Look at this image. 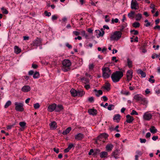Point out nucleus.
Listing matches in <instances>:
<instances>
[{"label":"nucleus","instance_id":"1","mask_svg":"<svg viewBox=\"0 0 160 160\" xmlns=\"http://www.w3.org/2000/svg\"><path fill=\"white\" fill-rule=\"evenodd\" d=\"M123 73L122 72L117 71L113 73L111 75V78L112 81L114 82H119L120 79L123 76Z\"/></svg>","mask_w":160,"mask_h":160},{"label":"nucleus","instance_id":"2","mask_svg":"<svg viewBox=\"0 0 160 160\" xmlns=\"http://www.w3.org/2000/svg\"><path fill=\"white\" fill-rule=\"evenodd\" d=\"M62 70L66 72L68 71L70 69V66L71 65V62L70 60L68 59H65L62 62Z\"/></svg>","mask_w":160,"mask_h":160},{"label":"nucleus","instance_id":"3","mask_svg":"<svg viewBox=\"0 0 160 160\" xmlns=\"http://www.w3.org/2000/svg\"><path fill=\"white\" fill-rule=\"evenodd\" d=\"M122 35V33L120 31L114 32L113 34H111L110 37V40L111 41H117L121 37Z\"/></svg>","mask_w":160,"mask_h":160},{"label":"nucleus","instance_id":"4","mask_svg":"<svg viewBox=\"0 0 160 160\" xmlns=\"http://www.w3.org/2000/svg\"><path fill=\"white\" fill-rule=\"evenodd\" d=\"M102 77L104 78H109L111 74V72L109 68L108 67H104L102 68Z\"/></svg>","mask_w":160,"mask_h":160},{"label":"nucleus","instance_id":"5","mask_svg":"<svg viewBox=\"0 0 160 160\" xmlns=\"http://www.w3.org/2000/svg\"><path fill=\"white\" fill-rule=\"evenodd\" d=\"M15 110L18 112H23L24 110L23 104L22 103H18L16 102L15 103Z\"/></svg>","mask_w":160,"mask_h":160},{"label":"nucleus","instance_id":"6","mask_svg":"<svg viewBox=\"0 0 160 160\" xmlns=\"http://www.w3.org/2000/svg\"><path fill=\"white\" fill-rule=\"evenodd\" d=\"M131 8L132 9L135 10H137L138 9V4L136 0H132L131 3Z\"/></svg>","mask_w":160,"mask_h":160},{"label":"nucleus","instance_id":"7","mask_svg":"<svg viewBox=\"0 0 160 160\" xmlns=\"http://www.w3.org/2000/svg\"><path fill=\"white\" fill-rule=\"evenodd\" d=\"M152 115L147 112L145 113L143 116V119L146 120H149L152 118Z\"/></svg>","mask_w":160,"mask_h":160},{"label":"nucleus","instance_id":"8","mask_svg":"<svg viewBox=\"0 0 160 160\" xmlns=\"http://www.w3.org/2000/svg\"><path fill=\"white\" fill-rule=\"evenodd\" d=\"M55 108H56V104L53 103L48 106V110L49 112H52L55 110Z\"/></svg>","mask_w":160,"mask_h":160},{"label":"nucleus","instance_id":"9","mask_svg":"<svg viewBox=\"0 0 160 160\" xmlns=\"http://www.w3.org/2000/svg\"><path fill=\"white\" fill-rule=\"evenodd\" d=\"M108 137V135L105 133H102L98 137V139L100 141H101L102 139H106Z\"/></svg>","mask_w":160,"mask_h":160},{"label":"nucleus","instance_id":"10","mask_svg":"<svg viewBox=\"0 0 160 160\" xmlns=\"http://www.w3.org/2000/svg\"><path fill=\"white\" fill-rule=\"evenodd\" d=\"M132 71L130 70L127 71L126 73L127 80L129 81L131 79L132 76Z\"/></svg>","mask_w":160,"mask_h":160},{"label":"nucleus","instance_id":"11","mask_svg":"<svg viewBox=\"0 0 160 160\" xmlns=\"http://www.w3.org/2000/svg\"><path fill=\"white\" fill-rule=\"evenodd\" d=\"M83 138V134L82 133H79L75 136V139L78 140H81Z\"/></svg>","mask_w":160,"mask_h":160},{"label":"nucleus","instance_id":"12","mask_svg":"<svg viewBox=\"0 0 160 160\" xmlns=\"http://www.w3.org/2000/svg\"><path fill=\"white\" fill-rule=\"evenodd\" d=\"M88 112L92 115H95L97 114V111L94 109H89L88 110Z\"/></svg>","mask_w":160,"mask_h":160},{"label":"nucleus","instance_id":"13","mask_svg":"<svg viewBox=\"0 0 160 160\" xmlns=\"http://www.w3.org/2000/svg\"><path fill=\"white\" fill-rule=\"evenodd\" d=\"M127 118L126 122L128 123H131L134 120V118L132 117L131 116L129 115H128L126 116Z\"/></svg>","mask_w":160,"mask_h":160},{"label":"nucleus","instance_id":"14","mask_svg":"<svg viewBox=\"0 0 160 160\" xmlns=\"http://www.w3.org/2000/svg\"><path fill=\"white\" fill-rule=\"evenodd\" d=\"M31 88L28 85L24 86L22 89V91L25 92H27L30 91Z\"/></svg>","mask_w":160,"mask_h":160},{"label":"nucleus","instance_id":"15","mask_svg":"<svg viewBox=\"0 0 160 160\" xmlns=\"http://www.w3.org/2000/svg\"><path fill=\"white\" fill-rule=\"evenodd\" d=\"M108 153L107 152H102L100 153V156L101 158H107L108 157Z\"/></svg>","mask_w":160,"mask_h":160},{"label":"nucleus","instance_id":"16","mask_svg":"<svg viewBox=\"0 0 160 160\" xmlns=\"http://www.w3.org/2000/svg\"><path fill=\"white\" fill-rule=\"evenodd\" d=\"M63 106L61 105H58L57 106L56 104V108H55V111L57 112H59L63 110Z\"/></svg>","mask_w":160,"mask_h":160},{"label":"nucleus","instance_id":"17","mask_svg":"<svg viewBox=\"0 0 160 160\" xmlns=\"http://www.w3.org/2000/svg\"><path fill=\"white\" fill-rule=\"evenodd\" d=\"M57 123L55 122H53L49 124L50 128L52 129H54L57 127Z\"/></svg>","mask_w":160,"mask_h":160},{"label":"nucleus","instance_id":"18","mask_svg":"<svg viewBox=\"0 0 160 160\" xmlns=\"http://www.w3.org/2000/svg\"><path fill=\"white\" fill-rule=\"evenodd\" d=\"M139 102H141V103L143 105L146 104L148 103V101L146 99L143 98L142 96Z\"/></svg>","mask_w":160,"mask_h":160},{"label":"nucleus","instance_id":"19","mask_svg":"<svg viewBox=\"0 0 160 160\" xmlns=\"http://www.w3.org/2000/svg\"><path fill=\"white\" fill-rule=\"evenodd\" d=\"M139 102H141V103L143 105L146 104L148 103V101L146 99L143 98L142 96Z\"/></svg>","mask_w":160,"mask_h":160},{"label":"nucleus","instance_id":"20","mask_svg":"<svg viewBox=\"0 0 160 160\" xmlns=\"http://www.w3.org/2000/svg\"><path fill=\"white\" fill-rule=\"evenodd\" d=\"M119 152L118 150H116L113 151L112 153V156H113L115 159H117L118 158Z\"/></svg>","mask_w":160,"mask_h":160},{"label":"nucleus","instance_id":"21","mask_svg":"<svg viewBox=\"0 0 160 160\" xmlns=\"http://www.w3.org/2000/svg\"><path fill=\"white\" fill-rule=\"evenodd\" d=\"M137 73L140 74L141 75V77L142 78H144L146 77V73H145L142 70L139 69L137 71Z\"/></svg>","mask_w":160,"mask_h":160},{"label":"nucleus","instance_id":"22","mask_svg":"<svg viewBox=\"0 0 160 160\" xmlns=\"http://www.w3.org/2000/svg\"><path fill=\"white\" fill-rule=\"evenodd\" d=\"M150 132L153 134L156 133L157 132V129L154 126H152L149 129Z\"/></svg>","mask_w":160,"mask_h":160},{"label":"nucleus","instance_id":"23","mask_svg":"<svg viewBox=\"0 0 160 160\" xmlns=\"http://www.w3.org/2000/svg\"><path fill=\"white\" fill-rule=\"evenodd\" d=\"M14 52L16 54H18L21 52V49L17 46H15L14 47Z\"/></svg>","mask_w":160,"mask_h":160},{"label":"nucleus","instance_id":"24","mask_svg":"<svg viewBox=\"0 0 160 160\" xmlns=\"http://www.w3.org/2000/svg\"><path fill=\"white\" fill-rule=\"evenodd\" d=\"M41 43L40 40L38 39L34 41L33 42V46H38L40 45V43Z\"/></svg>","mask_w":160,"mask_h":160},{"label":"nucleus","instance_id":"25","mask_svg":"<svg viewBox=\"0 0 160 160\" xmlns=\"http://www.w3.org/2000/svg\"><path fill=\"white\" fill-rule=\"evenodd\" d=\"M113 147V145L112 144H109L107 145L106 146V149L108 151H111L112 150Z\"/></svg>","mask_w":160,"mask_h":160},{"label":"nucleus","instance_id":"26","mask_svg":"<svg viewBox=\"0 0 160 160\" xmlns=\"http://www.w3.org/2000/svg\"><path fill=\"white\" fill-rule=\"evenodd\" d=\"M94 91L96 92V95L98 97L100 95L102 94V92L101 90H97L96 89H95L94 90Z\"/></svg>","mask_w":160,"mask_h":160},{"label":"nucleus","instance_id":"27","mask_svg":"<svg viewBox=\"0 0 160 160\" xmlns=\"http://www.w3.org/2000/svg\"><path fill=\"white\" fill-rule=\"evenodd\" d=\"M70 92L72 95L74 97L77 96V91L74 89H72L70 91Z\"/></svg>","mask_w":160,"mask_h":160},{"label":"nucleus","instance_id":"28","mask_svg":"<svg viewBox=\"0 0 160 160\" xmlns=\"http://www.w3.org/2000/svg\"><path fill=\"white\" fill-rule=\"evenodd\" d=\"M120 115L119 114L115 115L113 118V119L114 120H116L117 122H118L120 120Z\"/></svg>","mask_w":160,"mask_h":160},{"label":"nucleus","instance_id":"29","mask_svg":"<svg viewBox=\"0 0 160 160\" xmlns=\"http://www.w3.org/2000/svg\"><path fill=\"white\" fill-rule=\"evenodd\" d=\"M85 94V92L82 90L77 91V96H82Z\"/></svg>","mask_w":160,"mask_h":160},{"label":"nucleus","instance_id":"30","mask_svg":"<svg viewBox=\"0 0 160 160\" xmlns=\"http://www.w3.org/2000/svg\"><path fill=\"white\" fill-rule=\"evenodd\" d=\"M127 26L126 24H123L122 25L119 26L118 28H119V30H120L119 31L121 32L122 31L124 28L126 27Z\"/></svg>","mask_w":160,"mask_h":160},{"label":"nucleus","instance_id":"31","mask_svg":"<svg viewBox=\"0 0 160 160\" xmlns=\"http://www.w3.org/2000/svg\"><path fill=\"white\" fill-rule=\"evenodd\" d=\"M71 130V128L69 127L67 128L64 131L62 132L63 135H66Z\"/></svg>","mask_w":160,"mask_h":160},{"label":"nucleus","instance_id":"32","mask_svg":"<svg viewBox=\"0 0 160 160\" xmlns=\"http://www.w3.org/2000/svg\"><path fill=\"white\" fill-rule=\"evenodd\" d=\"M142 96L140 95L139 94H137L134 96V98L137 101L139 102Z\"/></svg>","mask_w":160,"mask_h":160},{"label":"nucleus","instance_id":"33","mask_svg":"<svg viewBox=\"0 0 160 160\" xmlns=\"http://www.w3.org/2000/svg\"><path fill=\"white\" fill-rule=\"evenodd\" d=\"M40 76L39 73L38 72H36L33 74V78H38Z\"/></svg>","mask_w":160,"mask_h":160},{"label":"nucleus","instance_id":"34","mask_svg":"<svg viewBox=\"0 0 160 160\" xmlns=\"http://www.w3.org/2000/svg\"><path fill=\"white\" fill-rule=\"evenodd\" d=\"M135 13L133 11H131L130 13H129L128 14V17L130 18H132L133 17V16L134 15Z\"/></svg>","mask_w":160,"mask_h":160},{"label":"nucleus","instance_id":"35","mask_svg":"<svg viewBox=\"0 0 160 160\" xmlns=\"http://www.w3.org/2000/svg\"><path fill=\"white\" fill-rule=\"evenodd\" d=\"M132 26L133 27L137 28L139 27L140 24L138 22H135L132 24Z\"/></svg>","mask_w":160,"mask_h":160},{"label":"nucleus","instance_id":"36","mask_svg":"<svg viewBox=\"0 0 160 160\" xmlns=\"http://www.w3.org/2000/svg\"><path fill=\"white\" fill-rule=\"evenodd\" d=\"M2 13L4 14H7L8 13V11L4 7H2L1 8Z\"/></svg>","mask_w":160,"mask_h":160},{"label":"nucleus","instance_id":"37","mask_svg":"<svg viewBox=\"0 0 160 160\" xmlns=\"http://www.w3.org/2000/svg\"><path fill=\"white\" fill-rule=\"evenodd\" d=\"M104 88L107 91L109 90L110 89V85L108 83H106L104 87Z\"/></svg>","mask_w":160,"mask_h":160},{"label":"nucleus","instance_id":"38","mask_svg":"<svg viewBox=\"0 0 160 160\" xmlns=\"http://www.w3.org/2000/svg\"><path fill=\"white\" fill-rule=\"evenodd\" d=\"M11 104V102L10 101H8L4 106V108H8L9 106Z\"/></svg>","mask_w":160,"mask_h":160},{"label":"nucleus","instance_id":"39","mask_svg":"<svg viewBox=\"0 0 160 160\" xmlns=\"http://www.w3.org/2000/svg\"><path fill=\"white\" fill-rule=\"evenodd\" d=\"M128 65L129 68L132 67V61H131L129 58L127 59Z\"/></svg>","mask_w":160,"mask_h":160},{"label":"nucleus","instance_id":"40","mask_svg":"<svg viewBox=\"0 0 160 160\" xmlns=\"http://www.w3.org/2000/svg\"><path fill=\"white\" fill-rule=\"evenodd\" d=\"M142 17L141 14H138L136 15V20H139L141 19Z\"/></svg>","mask_w":160,"mask_h":160},{"label":"nucleus","instance_id":"41","mask_svg":"<svg viewBox=\"0 0 160 160\" xmlns=\"http://www.w3.org/2000/svg\"><path fill=\"white\" fill-rule=\"evenodd\" d=\"M130 32L132 34H133L134 35H137L138 34V31L137 30H131Z\"/></svg>","mask_w":160,"mask_h":160},{"label":"nucleus","instance_id":"42","mask_svg":"<svg viewBox=\"0 0 160 160\" xmlns=\"http://www.w3.org/2000/svg\"><path fill=\"white\" fill-rule=\"evenodd\" d=\"M114 107V106L112 104H109L108 105V109L109 110H111L112 109V108L113 109Z\"/></svg>","mask_w":160,"mask_h":160},{"label":"nucleus","instance_id":"43","mask_svg":"<svg viewBox=\"0 0 160 160\" xmlns=\"http://www.w3.org/2000/svg\"><path fill=\"white\" fill-rule=\"evenodd\" d=\"M100 152V150L99 149H96L94 150V153L93 155H96L99 153Z\"/></svg>","mask_w":160,"mask_h":160},{"label":"nucleus","instance_id":"44","mask_svg":"<svg viewBox=\"0 0 160 160\" xmlns=\"http://www.w3.org/2000/svg\"><path fill=\"white\" fill-rule=\"evenodd\" d=\"M88 102L91 103L93 102L94 101V98L92 97L89 98L88 99Z\"/></svg>","mask_w":160,"mask_h":160},{"label":"nucleus","instance_id":"45","mask_svg":"<svg viewBox=\"0 0 160 160\" xmlns=\"http://www.w3.org/2000/svg\"><path fill=\"white\" fill-rule=\"evenodd\" d=\"M26 123L24 122H20L19 123L20 126L22 128H23L26 125Z\"/></svg>","mask_w":160,"mask_h":160},{"label":"nucleus","instance_id":"46","mask_svg":"<svg viewBox=\"0 0 160 160\" xmlns=\"http://www.w3.org/2000/svg\"><path fill=\"white\" fill-rule=\"evenodd\" d=\"M45 15L48 17H49L51 15V13L48 12L47 11H45L44 12Z\"/></svg>","mask_w":160,"mask_h":160},{"label":"nucleus","instance_id":"47","mask_svg":"<svg viewBox=\"0 0 160 160\" xmlns=\"http://www.w3.org/2000/svg\"><path fill=\"white\" fill-rule=\"evenodd\" d=\"M39 107L40 105L38 103H37L34 104V107L36 109L38 108Z\"/></svg>","mask_w":160,"mask_h":160},{"label":"nucleus","instance_id":"48","mask_svg":"<svg viewBox=\"0 0 160 160\" xmlns=\"http://www.w3.org/2000/svg\"><path fill=\"white\" fill-rule=\"evenodd\" d=\"M105 21L106 22H108L110 21V19L109 18V16L108 15H106L105 16Z\"/></svg>","mask_w":160,"mask_h":160},{"label":"nucleus","instance_id":"49","mask_svg":"<svg viewBox=\"0 0 160 160\" xmlns=\"http://www.w3.org/2000/svg\"><path fill=\"white\" fill-rule=\"evenodd\" d=\"M58 18V17L56 15H54L52 16V19L53 21L57 20Z\"/></svg>","mask_w":160,"mask_h":160},{"label":"nucleus","instance_id":"50","mask_svg":"<svg viewBox=\"0 0 160 160\" xmlns=\"http://www.w3.org/2000/svg\"><path fill=\"white\" fill-rule=\"evenodd\" d=\"M118 22V18H115L114 19V18H112V23H114V22L117 23Z\"/></svg>","mask_w":160,"mask_h":160},{"label":"nucleus","instance_id":"51","mask_svg":"<svg viewBox=\"0 0 160 160\" xmlns=\"http://www.w3.org/2000/svg\"><path fill=\"white\" fill-rule=\"evenodd\" d=\"M104 34V31H103V30H102V32H101V31H100V32H99V33H98V37H100V36H102Z\"/></svg>","mask_w":160,"mask_h":160},{"label":"nucleus","instance_id":"52","mask_svg":"<svg viewBox=\"0 0 160 160\" xmlns=\"http://www.w3.org/2000/svg\"><path fill=\"white\" fill-rule=\"evenodd\" d=\"M131 115H138V113L136 111H135V110H132V112L131 113Z\"/></svg>","mask_w":160,"mask_h":160},{"label":"nucleus","instance_id":"53","mask_svg":"<svg viewBox=\"0 0 160 160\" xmlns=\"http://www.w3.org/2000/svg\"><path fill=\"white\" fill-rule=\"evenodd\" d=\"M73 33L75 36H78L80 34V32L77 31H74L73 32Z\"/></svg>","mask_w":160,"mask_h":160},{"label":"nucleus","instance_id":"54","mask_svg":"<svg viewBox=\"0 0 160 160\" xmlns=\"http://www.w3.org/2000/svg\"><path fill=\"white\" fill-rule=\"evenodd\" d=\"M140 142L142 143H144L146 141V140L145 139H142L141 138H140Z\"/></svg>","mask_w":160,"mask_h":160},{"label":"nucleus","instance_id":"55","mask_svg":"<svg viewBox=\"0 0 160 160\" xmlns=\"http://www.w3.org/2000/svg\"><path fill=\"white\" fill-rule=\"evenodd\" d=\"M94 67V65L93 64H90L89 65V68L90 70L92 69Z\"/></svg>","mask_w":160,"mask_h":160},{"label":"nucleus","instance_id":"56","mask_svg":"<svg viewBox=\"0 0 160 160\" xmlns=\"http://www.w3.org/2000/svg\"><path fill=\"white\" fill-rule=\"evenodd\" d=\"M140 49L142 50V52L144 53L146 52L147 51L146 49L144 47L141 48Z\"/></svg>","mask_w":160,"mask_h":160},{"label":"nucleus","instance_id":"57","mask_svg":"<svg viewBox=\"0 0 160 160\" xmlns=\"http://www.w3.org/2000/svg\"><path fill=\"white\" fill-rule=\"evenodd\" d=\"M136 153L137 155H138V156H141L142 154V153L141 151L138 150L136 152Z\"/></svg>","mask_w":160,"mask_h":160},{"label":"nucleus","instance_id":"58","mask_svg":"<svg viewBox=\"0 0 160 160\" xmlns=\"http://www.w3.org/2000/svg\"><path fill=\"white\" fill-rule=\"evenodd\" d=\"M32 67L33 68L36 69L38 67V66L36 64L33 63L32 64Z\"/></svg>","mask_w":160,"mask_h":160},{"label":"nucleus","instance_id":"59","mask_svg":"<svg viewBox=\"0 0 160 160\" xmlns=\"http://www.w3.org/2000/svg\"><path fill=\"white\" fill-rule=\"evenodd\" d=\"M66 46L69 48L70 49L72 48V46L69 44L68 43H67L66 44Z\"/></svg>","mask_w":160,"mask_h":160},{"label":"nucleus","instance_id":"60","mask_svg":"<svg viewBox=\"0 0 160 160\" xmlns=\"http://www.w3.org/2000/svg\"><path fill=\"white\" fill-rule=\"evenodd\" d=\"M149 81L152 83H153L155 82V80L154 79H152V78H149L148 80Z\"/></svg>","mask_w":160,"mask_h":160},{"label":"nucleus","instance_id":"61","mask_svg":"<svg viewBox=\"0 0 160 160\" xmlns=\"http://www.w3.org/2000/svg\"><path fill=\"white\" fill-rule=\"evenodd\" d=\"M158 136H154L152 138V139L154 141L158 139Z\"/></svg>","mask_w":160,"mask_h":160},{"label":"nucleus","instance_id":"62","mask_svg":"<svg viewBox=\"0 0 160 160\" xmlns=\"http://www.w3.org/2000/svg\"><path fill=\"white\" fill-rule=\"evenodd\" d=\"M73 146V145L72 143H70L69 144L68 148L70 150Z\"/></svg>","mask_w":160,"mask_h":160},{"label":"nucleus","instance_id":"63","mask_svg":"<svg viewBox=\"0 0 160 160\" xmlns=\"http://www.w3.org/2000/svg\"><path fill=\"white\" fill-rule=\"evenodd\" d=\"M92 153H94V151L93 149H91L90 150V151L88 153L89 155H91Z\"/></svg>","mask_w":160,"mask_h":160},{"label":"nucleus","instance_id":"64","mask_svg":"<svg viewBox=\"0 0 160 160\" xmlns=\"http://www.w3.org/2000/svg\"><path fill=\"white\" fill-rule=\"evenodd\" d=\"M53 151L57 153H58L59 152V149H56L55 148H53Z\"/></svg>","mask_w":160,"mask_h":160}]
</instances>
